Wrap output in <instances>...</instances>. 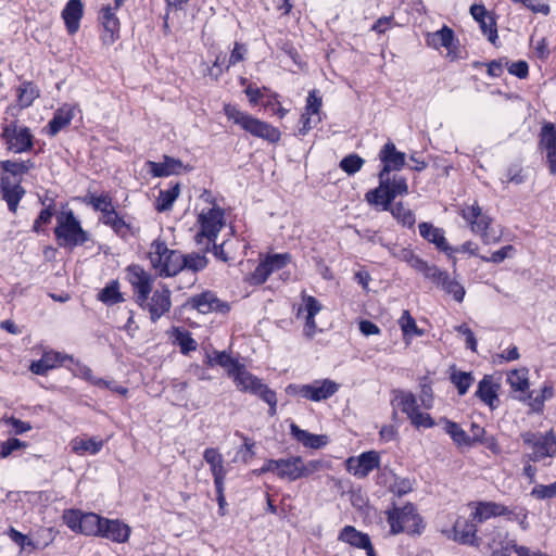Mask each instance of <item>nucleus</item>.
Masks as SVG:
<instances>
[{"mask_svg":"<svg viewBox=\"0 0 556 556\" xmlns=\"http://www.w3.org/2000/svg\"><path fill=\"white\" fill-rule=\"evenodd\" d=\"M203 459L210 465L214 484L225 483L227 470L224 467V458L215 447H207L203 452Z\"/></svg>","mask_w":556,"mask_h":556,"instance_id":"cd10ccee","label":"nucleus"},{"mask_svg":"<svg viewBox=\"0 0 556 556\" xmlns=\"http://www.w3.org/2000/svg\"><path fill=\"white\" fill-rule=\"evenodd\" d=\"M346 469L357 478H366L374 469H380V454L377 451H366L357 457H349Z\"/></svg>","mask_w":556,"mask_h":556,"instance_id":"4468645a","label":"nucleus"},{"mask_svg":"<svg viewBox=\"0 0 556 556\" xmlns=\"http://www.w3.org/2000/svg\"><path fill=\"white\" fill-rule=\"evenodd\" d=\"M271 275L265 260H261L255 269L247 277L245 281L250 286H261L266 282Z\"/></svg>","mask_w":556,"mask_h":556,"instance_id":"4d7b16f0","label":"nucleus"},{"mask_svg":"<svg viewBox=\"0 0 556 556\" xmlns=\"http://www.w3.org/2000/svg\"><path fill=\"white\" fill-rule=\"evenodd\" d=\"M389 491L397 497H402L413 491L412 481L408 478L394 479V483L389 485Z\"/></svg>","mask_w":556,"mask_h":556,"instance_id":"0e129e2a","label":"nucleus"},{"mask_svg":"<svg viewBox=\"0 0 556 556\" xmlns=\"http://www.w3.org/2000/svg\"><path fill=\"white\" fill-rule=\"evenodd\" d=\"M394 392L396 393V406L410 419V415L414 416L419 410L415 394L403 390H395Z\"/></svg>","mask_w":556,"mask_h":556,"instance_id":"58836bf2","label":"nucleus"},{"mask_svg":"<svg viewBox=\"0 0 556 556\" xmlns=\"http://www.w3.org/2000/svg\"><path fill=\"white\" fill-rule=\"evenodd\" d=\"M513 510L496 502H478L475 511L471 513L470 517L472 520L481 523L493 517L504 516L508 519L511 516Z\"/></svg>","mask_w":556,"mask_h":556,"instance_id":"b1692460","label":"nucleus"},{"mask_svg":"<svg viewBox=\"0 0 556 556\" xmlns=\"http://www.w3.org/2000/svg\"><path fill=\"white\" fill-rule=\"evenodd\" d=\"M223 112L229 121L255 138L269 143H277L281 138V131L277 127L241 111L236 104H224Z\"/></svg>","mask_w":556,"mask_h":556,"instance_id":"20e7f679","label":"nucleus"},{"mask_svg":"<svg viewBox=\"0 0 556 556\" xmlns=\"http://www.w3.org/2000/svg\"><path fill=\"white\" fill-rule=\"evenodd\" d=\"M228 377L232 379L237 390L258 397L269 387L261 378L249 371L244 364H237L228 370Z\"/></svg>","mask_w":556,"mask_h":556,"instance_id":"0eeeda50","label":"nucleus"},{"mask_svg":"<svg viewBox=\"0 0 556 556\" xmlns=\"http://www.w3.org/2000/svg\"><path fill=\"white\" fill-rule=\"evenodd\" d=\"M67 124H70V109L62 108L54 113L52 119L46 126V131L53 137Z\"/></svg>","mask_w":556,"mask_h":556,"instance_id":"de8ad7c7","label":"nucleus"},{"mask_svg":"<svg viewBox=\"0 0 556 556\" xmlns=\"http://www.w3.org/2000/svg\"><path fill=\"white\" fill-rule=\"evenodd\" d=\"M264 260L269 268V271L273 274L275 271H278V270L285 268L288 264H290L292 261V255L288 252L273 253V254H267L264 257Z\"/></svg>","mask_w":556,"mask_h":556,"instance_id":"5fc2aeb1","label":"nucleus"},{"mask_svg":"<svg viewBox=\"0 0 556 556\" xmlns=\"http://www.w3.org/2000/svg\"><path fill=\"white\" fill-rule=\"evenodd\" d=\"M160 289L153 291L151 302L147 305L152 323H156L172 307V291L166 283H160Z\"/></svg>","mask_w":556,"mask_h":556,"instance_id":"dca6fc26","label":"nucleus"},{"mask_svg":"<svg viewBox=\"0 0 556 556\" xmlns=\"http://www.w3.org/2000/svg\"><path fill=\"white\" fill-rule=\"evenodd\" d=\"M301 298L302 304L298 306L295 316L301 318L306 313L303 332L306 338L313 339L317 331L315 316L321 311L323 305L315 296L308 295L305 292L302 293Z\"/></svg>","mask_w":556,"mask_h":556,"instance_id":"ddd939ff","label":"nucleus"},{"mask_svg":"<svg viewBox=\"0 0 556 556\" xmlns=\"http://www.w3.org/2000/svg\"><path fill=\"white\" fill-rule=\"evenodd\" d=\"M291 435L305 447L318 450L328 444L329 438L326 434H314L307 430L301 429L298 425L292 422L290 425Z\"/></svg>","mask_w":556,"mask_h":556,"instance_id":"bb28decb","label":"nucleus"},{"mask_svg":"<svg viewBox=\"0 0 556 556\" xmlns=\"http://www.w3.org/2000/svg\"><path fill=\"white\" fill-rule=\"evenodd\" d=\"M539 148L546 151V162L549 173L556 175V127L546 122L541 127Z\"/></svg>","mask_w":556,"mask_h":556,"instance_id":"f3484780","label":"nucleus"},{"mask_svg":"<svg viewBox=\"0 0 556 556\" xmlns=\"http://www.w3.org/2000/svg\"><path fill=\"white\" fill-rule=\"evenodd\" d=\"M554 396V387L551 382H545L541 388V394L536 395L531 403V413L542 414L544 402Z\"/></svg>","mask_w":556,"mask_h":556,"instance_id":"bf43d9fd","label":"nucleus"},{"mask_svg":"<svg viewBox=\"0 0 556 556\" xmlns=\"http://www.w3.org/2000/svg\"><path fill=\"white\" fill-rule=\"evenodd\" d=\"M182 252L168 249L166 242L160 238L152 241L148 258L156 276L161 278L175 277L181 273Z\"/></svg>","mask_w":556,"mask_h":556,"instance_id":"39448f33","label":"nucleus"},{"mask_svg":"<svg viewBox=\"0 0 556 556\" xmlns=\"http://www.w3.org/2000/svg\"><path fill=\"white\" fill-rule=\"evenodd\" d=\"M98 301L106 306H112L117 303L124 302L123 293L119 291V282L117 279L109 281L97 294Z\"/></svg>","mask_w":556,"mask_h":556,"instance_id":"72a5a7b5","label":"nucleus"},{"mask_svg":"<svg viewBox=\"0 0 556 556\" xmlns=\"http://www.w3.org/2000/svg\"><path fill=\"white\" fill-rule=\"evenodd\" d=\"M323 105V98L319 94L317 89H313L308 92L306 98V104L304 108V112L312 115L319 114L320 108Z\"/></svg>","mask_w":556,"mask_h":556,"instance_id":"680f3d73","label":"nucleus"},{"mask_svg":"<svg viewBox=\"0 0 556 556\" xmlns=\"http://www.w3.org/2000/svg\"><path fill=\"white\" fill-rule=\"evenodd\" d=\"M418 228L420 236L428 242L434 244L439 251L445 253L455 267L456 257L451 255L453 247H451L446 241L444 230L442 228L434 227L433 224L429 222L420 223Z\"/></svg>","mask_w":556,"mask_h":556,"instance_id":"a211bd4d","label":"nucleus"},{"mask_svg":"<svg viewBox=\"0 0 556 556\" xmlns=\"http://www.w3.org/2000/svg\"><path fill=\"white\" fill-rule=\"evenodd\" d=\"M99 20L103 27V34L101 35L102 43L106 46L113 45L119 39L121 22L116 13L111 9V4L104 5L100 10Z\"/></svg>","mask_w":556,"mask_h":556,"instance_id":"6ab92c4d","label":"nucleus"},{"mask_svg":"<svg viewBox=\"0 0 556 556\" xmlns=\"http://www.w3.org/2000/svg\"><path fill=\"white\" fill-rule=\"evenodd\" d=\"M205 364L210 367L214 365H218L228 370H231L236 367L237 364H241L237 358H232L229 352L227 351H214V357H211L210 354H206Z\"/></svg>","mask_w":556,"mask_h":556,"instance_id":"c03bdc74","label":"nucleus"},{"mask_svg":"<svg viewBox=\"0 0 556 556\" xmlns=\"http://www.w3.org/2000/svg\"><path fill=\"white\" fill-rule=\"evenodd\" d=\"M441 421L444 422V431L457 446L470 447L469 434L457 422L446 417H442Z\"/></svg>","mask_w":556,"mask_h":556,"instance_id":"c9c22d12","label":"nucleus"},{"mask_svg":"<svg viewBox=\"0 0 556 556\" xmlns=\"http://www.w3.org/2000/svg\"><path fill=\"white\" fill-rule=\"evenodd\" d=\"M506 381L510 386L513 391L525 393L530 387L528 369H513L507 374Z\"/></svg>","mask_w":556,"mask_h":556,"instance_id":"37998d69","label":"nucleus"},{"mask_svg":"<svg viewBox=\"0 0 556 556\" xmlns=\"http://www.w3.org/2000/svg\"><path fill=\"white\" fill-rule=\"evenodd\" d=\"M38 97L39 90L31 81H23L16 90L17 102L22 109L30 106Z\"/></svg>","mask_w":556,"mask_h":556,"instance_id":"ea45409f","label":"nucleus"},{"mask_svg":"<svg viewBox=\"0 0 556 556\" xmlns=\"http://www.w3.org/2000/svg\"><path fill=\"white\" fill-rule=\"evenodd\" d=\"M1 138L8 150L14 153H22L33 148V135L29 128L17 126L16 122L3 125Z\"/></svg>","mask_w":556,"mask_h":556,"instance_id":"6e6552de","label":"nucleus"},{"mask_svg":"<svg viewBox=\"0 0 556 556\" xmlns=\"http://www.w3.org/2000/svg\"><path fill=\"white\" fill-rule=\"evenodd\" d=\"M56 219L58 226L54 230L56 240L60 245L66 247L70 244V212H61Z\"/></svg>","mask_w":556,"mask_h":556,"instance_id":"09e8293b","label":"nucleus"},{"mask_svg":"<svg viewBox=\"0 0 556 556\" xmlns=\"http://www.w3.org/2000/svg\"><path fill=\"white\" fill-rule=\"evenodd\" d=\"M111 228L114 231V233L124 241H126L129 237H136L139 232V228L132 227L119 215H117Z\"/></svg>","mask_w":556,"mask_h":556,"instance_id":"13d9d810","label":"nucleus"},{"mask_svg":"<svg viewBox=\"0 0 556 556\" xmlns=\"http://www.w3.org/2000/svg\"><path fill=\"white\" fill-rule=\"evenodd\" d=\"M555 441V434L553 430L547 431L541 435V439L533 448L532 454L529 455V459L532 462H540L545 457H552L554 452L551 451V446Z\"/></svg>","mask_w":556,"mask_h":556,"instance_id":"f704fd0d","label":"nucleus"},{"mask_svg":"<svg viewBox=\"0 0 556 556\" xmlns=\"http://www.w3.org/2000/svg\"><path fill=\"white\" fill-rule=\"evenodd\" d=\"M450 380L457 389L458 395L463 396L468 392L475 381V378L471 371L453 370L450 376Z\"/></svg>","mask_w":556,"mask_h":556,"instance_id":"49530a36","label":"nucleus"},{"mask_svg":"<svg viewBox=\"0 0 556 556\" xmlns=\"http://www.w3.org/2000/svg\"><path fill=\"white\" fill-rule=\"evenodd\" d=\"M338 541L354 548L363 549L371 539L368 533L357 530L354 526L346 525L340 530Z\"/></svg>","mask_w":556,"mask_h":556,"instance_id":"c85d7f7f","label":"nucleus"},{"mask_svg":"<svg viewBox=\"0 0 556 556\" xmlns=\"http://www.w3.org/2000/svg\"><path fill=\"white\" fill-rule=\"evenodd\" d=\"M460 215L470 225L473 232L481 235L484 243H490L491 240L497 241L496 238H491L488 233V229L493 220L492 217L482 213L477 202L463 208Z\"/></svg>","mask_w":556,"mask_h":556,"instance_id":"9d476101","label":"nucleus"},{"mask_svg":"<svg viewBox=\"0 0 556 556\" xmlns=\"http://www.w3.org/2000/svg\"><path fill=\"white\" fill-rule=\"evenodd\" d=\"M472 18L479 24L481 33L488 37V40L494 46H498V34L496 25V16L494 13L489 12L484 4L473 3L470 9Z\"/></svg>","mask_w":556,"mask_h":556,"instance_id":"f8f14e48","label":"nucleus"},{"mask_svg":"<svg viewBox=\"0 0 556 556\" xmlns=\"http://www.w3.org/2000/svg\"><path fill=\"white\" fill-rule=\"evenodd\" d=\"M173 334L175 338V343L180 348V352L185 355L189 354L192 351H195L198 348L197 341L192 338L190 331L186 329H181L179 327H173Z\"/></svg>","mask_w":556,"mask_h":556,"instance_id":"a19ab883","label":"nucleus"},{"mask_svg":"<svg viewBox=\"0 0 556 556\" xmlns=\"http://www.w3.org/2000/svg\"><path fill=\"white\" fill-rule=\"evenodd\" d=\"M408 192V184L399 182L389 190L365 193V201L380 211L389 212L399 224L410 229L416 223L415 213L409 208H405L402 201L394 203L397 197L406 195Z\"/></svg>","mask_w":556,"mask_h":556,"instance_id":"f257e3e1","label":"nucleus"},{"mask_svg":"<svg viewBox=\"0 0 556 556\" xmlns=\"http://www.w3.org/2000/svg\"><path fill=\"white\" fill-rule=\"evenodd\" d=\"M386 516L390 526V535H397L403 532L410 536L420 535L426 528L424 518L412 502L405 503L402 507L392 502L386 510Z\"/></svg>","mask_w":556,"mask_h":556,"instance_id":"7ed1b4c3","label":"nucleus"},{"mask_svg":"<svg viewBox=\"0 0 556 556\" xmlns=\"http://www.w3.org/2000/svg\"><path fill=\"white\" fill-rule=\"evenodd\" d=\"M505 65H507L508 73L519 79H526L529 75V64L525 60H519L509 64L506 59Z\"/></svg>","mask_w":556,"mask_h":556,"instance_id":"69168bd1","label":"nucleus"},{"mask_svg":"<svg viewBox=\"0 0 556 556\" xmlns=\"http://www.w3.org/2000/svg\"><path fill=\"white\" fill-rule=\"evenodd\" d=\"M88 242H90L91 245L94 244V241L90 238V233L81 228L80 220L72 213V248Z\"/></svg>","mask_w":556,"mask_h":556,"instance_id":"603ef678","label":"nucleus"},{"mask_svg":"<svg viewBox=\"0 0 556 556\" xmlns=\"http://www.w3.org/2000/svg\"><path fill=\"white\" fill-rule=\"evenodd\" d=\"M149 174L153 177H168L179 175L182 169L190 170V166H185L179 159L164 155L162 162L148 161L146 163Z\"/></svg>","mask_w":556,"mask_h":556,"instance_id":"aec40b11","label":"nucleus"},{"mask_svg":"<svg viewBox=\"0 0 556 556\" xmlns=\"http://www.w3.org/2000/svg\"><path fill=\"white\" fill-rule=\"evenodd\" d=\"M281 467H278V478L281 480H288L290 482L302 479V476H295L301 469L300 464L302 463L301 456H290L287 458H279Z\"/></svg>","mask_w":556,"mask_h":556,"instance_id":"2f4dec72","label":"nucleus"},{"mask_svg":"<svg viewBox=\"0 0 556 556\" xmlns=\"http://www.w3.org/2000/svg\"><path fill=\"white\" fill-rule=\"evenodd\" d=\"M364 164L365 160L361 155L350 153L340 161L339 167L349 176H353L362 169Z\"/></svg>","mask_w":556,"mask_h":556,"instance_id":"3c124183","label":"nucleus"},{"mask_svg":"<svg viewBox=\"0 0 556 556\" xmlns=\"http://www.w3.org/2000/svg\"><path fill=\"white\" fill-rule=\"evenodd\" d=\"M224 210L213 206L207 213H201L198 223L202 229V236H206L208 242H214L224 226Z\"/></svg>","mask_w":556,"mask_h":556,"instance_id":"2eb2a0df","label":"nucleus"},{"mask_svg":"<svg viewBox=\"0 0 556 556\" xmlns=\"http://www.w3.org/2000/svg\"><path fill=\"white\" fill-rule=\"evenodd\" d=\"M236 434L240 435L243 439V444L240 446L238 454H241V459L244 464H249L251 459L255 456V441H253L249 437H245L242 433L236 432Z\"/></svg>","mask_w":556,"mask_h":556,"instance_id":"e2e57ef3","label":"nucleus"},{"mask_svg":"<svg viewBox=\"0 0 556 556\" xmlns=\"http://www.w3.org/2000/svg\"><path fill=\"white\" fill-rule=\"evenodd\" d=\"M531 496L536 500H547L556 496V481L545 485V484H536L530 493Z\"/></svg>","mask_w":556,"mask_h":556,"instance_id":"338daca9","label":"nucleus"},{"mask_svg":"<svg viewBox=\"0 0 556 556\" xmlns=\"http://www.w3.org/2000/svg\"><path fill=\"white\" fill-rule=\"evenodd\" d=\"M500 389L501 384L498 382H494L491 375H484L483 378L478 382L475 396L488 405L491 410H494L500 406Z\"/></svg>","mask_w":556,"mask_h":556,"instance_id":"412c9836","label":"nucleus"},{"mask_svg":"<svg viewBox=\"0 0 556 556\" xmlns=\"http://www.w3.org/2000/svg\"><path fill=\"white\" fill-rule=\"evenodd\" d=\"M130 533V527L124 521L104 517L102 520L101 534L99 536L116 543H125L128 541Z\"/></svg>","mask_w":556,"mask_h":556,"instance_id":"5701e85b","label":"nucleus"},{"mask_svg":"<svg viewBox=\"0 0 556 556\" xmlns=\"http://www.w3.org/2000/svg\"><path fill=\"white\" fill-rule=\"evenodd\" d=\"M214 293L210 290L203 291L199 294H195L187 300L185 304H182L178 311L181 313V311L190 306L193 309L199 311L202 314H206L211 312L210 306H212L211 300H213Z\"/></svg>","mask_w":556,"mask_h":556,"instance_id":"4c0bfd02","label":"nucleus"},{"mask_svg":"<svg viewBox=\"0 0 556 556\" xmlns=\"http://www.w3.org/2000/svg\"><path fill=\"white\" fill-rule=\"evenodd\" d=\"M378 159L381 163V168L378 172V186L368 190L366 193H376L377 191H384L392 189L394 185L407 182L406 177L397 174L391 175L392 172H400L406 164V154L399 151L391 140H388L380 149Z\"/></svg>","mask_w":556,"mask_h":556,"instance_id":"f03ea898","label":"nucleus"},{"mask_svg":"<svg viewBox=\"0 0 556 556\" xmlns=\"http://www.w3.org/2000/svg\"><path fill=\"white\" fill-rule=\"evenodd\" d=\"M72 365L74 366L72 368V375L78 378L84 379L89 384L96 387V382L99 378L94 377L92 374V370L87 365L81 364L79 361H75L72 357Z\"/></svg>","mask_w":556,"mask_h":556,"instance_id":"052dcab7","label":"nucleus"},{"mask_svg":"<svg viewBox=\"0 0 556 556\" xmlns=\"http://www.w3.org/2000/svg\"><path fill=\"white\" fill-rule=\"evenodd\" d=\"M0 192L2 199L7 202L11 213H15L20 201L25 194V189L21 181H12L9 176L0 177Z\"/></svg>","mask_w":556,"mask_h":556,"instance_id":"4be33fe9","label":"nucleus"},{"mask_svg":"<svg viewBox=\"0 0 556 556\" xmlns=\"http://www.w3.org/2000/svg\"><path fill=\"white\" fill-rule=\"evenodd\" d=\"M301 469L296 472V476H302V478H307L315 472H319L330 468V463L325 459H311L307 463L300 464Z\"/></svg>","mask_w":556,"mask_h":556,"instance_id":"864d4df0","label":"nucleus"},{"mask_svg":"<svg viewBox=\"0 0 556 556\" xmlns=\"http://www.w3.org/2000/svg\"><path fill=\"white\" fill-rule=\"evenodd\" d=\"M426 42L428 47L435 50L445 48L447 50L446 58L452 62L464 58L459 49V39L455 36L454 30L446 25L434 33H429Z\"/></svg>","mask_w":556,"mask_h":556,"instance_id":"423d86ee","label":"nucleus"},{"mask_svg":"<svg viewBox=\"0 0 556 556\" xmlns=\"http://www.w3.org/2000/svg\"><path fill=\"white\" fill-rule=\"evenodd\" d=\"M72 443V452L79 455H96L102 450L104 441L97 437H77Z\"/></svg>","mask_w":556,"mask_h":556,"instance_id":"c756f323","label":"nucleus"},{"mask_svg":"<svg viewBox=\"0 0 556 556\" xmlns=\"http://www.w3.org/2000/svg\"><path fill=\"white\" fill-rule=\"evenodd\" d=\"M104 517L96 513H84L72 508V531L84 535L99 536Z\"/></svg>","mask_w":556,"mask_h":556,"instance_id":"9b49d317","label":"nucleus"},{"mask_svg":"<svg viewBox=\"0 0 556 556\" xmlns=\"http://www.w3.org/2000/svg\"><path fill=\"white\" fill-rule=\"evenodd\" d=\"M33 167L34 163L30 160L21 162L4 160L0 162V168L5 173L11 174L12 176L21 177L28 173Z\"/></svg>","mask_w":556,"mask_h":556,"instance_id":"8fccbe9b","label":"nucleus"},{"mask_svg":"<svg viewBox=\"0 0 556 556\" xmlns=\"http://www.w3.org/2000/svg\"><path fill=\"white\" fill-rule=\"evenodd\" d=\"M477 522L476 520H470L458 518L453 527L450 530H444L443 533L458 544L473 546L480 548L484 545V541L481 536L477 535Z\"/></svg>","mask_w":556,"mask_h":556,"instance_id":"1a4fd4ad","label":"nucleus"},{"mask_svg":"<svg viewBox=\"0 0 556 556\" xmlns=\"http://www.w3.org/2000/svg\"><path fill=\"white\" fill-rule=\"evenodd\" d=\"M419 387H420V401L421 405L426 409H431L433 407L434 394L432 390V381L428 376H422L419 378Z\"/></svg>","mask_w":556,"mask_h":556,"instance_id":"6e6d98bb","label":"nucleus"},{"mask_svg":"<svg viewBox=\"0 0 556 556\" xmlns=\"http://www.w3.org/2000/svg\"><path fill=\"white\" fill-rule=\"evenodd\" d=\"M339 390V384L330 379L315 380L307 383L305 399L320 402L331 397Z\"/></svg>","mask_w":556,"mask_h":556,"instance_id":"393cba45","label":"nucleus"},{"mask_svg":"<svg viewBox=\"0 0 556 556\" xmlns=\"http://www.w3.org/2000/svg\"><path fill=\"white\" fill-rule=\"evenodd\" d=\"M210 251H211V248L208 245H206L203 253H199V252H192V253H188V254L182 253V257L180 260L181 261V265H180L181 271L190 270V271L197 274V273L205 269L208 265V258L205 256V253L210 252Z\"/></svg>","mask_w":556,"mask_h":556,"instance_id":"7c9ffc66","label":"nucleus"},{"mask_svg":"<svg viewBox=\"0 0 556 556\" xmlns=\"http://www.w3.org/2000/svg\"><path fill=\"white\" fill-rule=\"evenodd\" d=\"M403 337H421L425 334V330L418 328L415 318L410 315L409 311L405 309L399 319Z\"/></svg>","mask_w":556,"mask_h":556,"instance_id":"a18cd8bd","label":"nucleus"},{"mask_svg":"<svg viewBox=\"0 0 556 556\" xmlns=\"http://www.w3.org/2000/svg\"><path fill=\"white\" fill-rule=\"evenodd\" d=\"M66 358V355L59 352L47 351L38 361L30 364L29 370L35 375L45 376L49 370L60 366Z\"/></svg>","mask_w":556,"mask_h":556,"instance_id":"a878e982","label":"nucleus"},{"mask_svg":"<svg viewBox=\"0 0 556 556\" xmlns=\"http://www.w3.org/2000/svg\"><path fill=\"white\" fill-rule=\"evenodd\" d=\"M180 184H170V187L166 190H160L159 197L155 203V210L157 212H165L172 208L174 202L179 197Z\"/></svg>","mask_w":556,"mask_h":556,"instance_id":"e433bc0d","label":"nucleus"},{"mask_svg":"<svg viewBox=\"0 0 556 556\" xmlns=\"http://www.w3.org/2000/svg\"><path fill=\"white\" fill-rule=\"evenodd\" d=\"M445 271L446 270L440 269L434 264L430 265L427 263L420 274L425 277V279L430 280L435 287H438L441 279L445 278Z\"/></svg>","mask_w":556,"mask_h":556,"instance_id":"774afa93","label":"nucleus"},{"mask_svg":"<svg viewBox=\"0 0 556 556\" xmlns=\"http://www.w3.org/2000/svg\"><path fill=\"white\" fill-rule=\"evenodd\" d=\"M128 282L132 289H140V286L153 287L154 277L147 273L141 265L131 264L126 268Z\"/></svg>","mask_w":556,"mask_h":556,"instance_id":"473e14b6","label":"nucleus"},{"mask_svg":"<svg viewBox=\"0 0 556 556\" xmlns=\"http://www.w3.org/2000/svg\"><path fill=\"white\" fill-rule=\"evenodd\" d=\"M438 288H441L446 294L453 296V299L460 303L464 301L466 291L464 286L455 279H451L447 271H445V278H442Z\"/></svg>","mask_w":556,"mask_h":556,"instance_id":"79ce46f5","label":"nucleus"}]
</instances>
